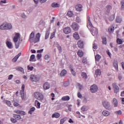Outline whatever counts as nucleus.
I'll return each instance as SVG.
<instances>
[{
	"instance_id": "obj_1",
	"label": "nucleus",
	"mask_w": 124,
	"mask_h": 124,
	"mask_svg": "<svg viewBox=\"0 0 124 124\" xmlns=\"http://www.w3.org/2000/svg\"><path fill=\"white\" fill-rule=\"evenodd\" d=\"M87 20H88V23L87 27L88 29H89L92 32V35L94 36L97 34L98 33V32L97 31V29L96 28L93 27V24H92V22H91V18L90 17V16H87Z\"/></svg>"
},
{
	"instance_id": "obj_2",
	"label": "nucleus",
	"mask_w": 124,
	"mask_h": 124,
	"mask_svg": "<svg viewBox=\"0 0 124 124\" xmlns=\"http://www.w3.org/2000/svg\"><path fill=\"white\" fill-rule=\"evenodd\" d=\"M19 39H20V34L19 33H16L13 39L14 42L15 43L16 48V49L19 48L20 44H21V42L19 41Z\"/></svg>"
},
{
	"instance_id": "obj_3",
	"label": "nucleus",
	"mask_w": 124,
	"mask_h": 124,
	"mask_svg": "<svg viewBox=\"0 0 124 124\" xmlns=\"http://www.w3.org/2000/svg\"><path fill=\"white\" fill-rule=\"evenodd\" d=\"M34 96L36 99L38 100H40V101H42L43 99H44V95L40 92H36L34 93Z\"/></svg>"
},
{
	"instance_id": "obj_4",
	"label": "nucleus",
	"mask_w": 124,
	"mask_h": 124,
	"mask_svg": "<svg viewBox=\"0 0 124 124\" xmlns=\"http://www.w3.org/2000/svg\"><path fill=\"white\" fill-rule=\"evenodd\" d=\"M12 25L10 23L3 24L0 26V30H11Z\"/></svg>"
},
{
	"instance_id": "obj_5",
	"label": "nucleus",
	"mask_w": 124,
	"mask_h": 124,
	"mask_svg": "<svg viewBox=\"0 0 124 124\" xmlns=\"http://www.w3.org/2000/svg\"><path fill=\"white\" fill-rule=\"evenodd\" d=\"M29 40L31 43H36V42H35V38L34 37V32L32 31L31 33Z\"/></svg>"
},
{
	"instance_id": "obj_6",
	"label": "nucleus",
	"mask_w": 124,
	"mask_h": 124,
	"mask_svg": "<svg viewBox=\"0 0 124 124\" xmlns=\"http://www.w3.org/2000/svg\"><path fill=\"white\" fill-rule=\"evenodd\" d=\"M71 28L74 31H77L79 30L80 27L78 24L76 22H74L71 25Z\"/></svg>"
},
{
	"instance_id": "obj_7",
	"label": "nucleus",
	"mask_w": 124,
	"mask_h": 124,
	"mask_svg": "<svg viewBox=\"0 0 124 124\" xmlns=\"http://www.w3.org/2000/svg\"><path fill=\"white\" fill-rule=\"evenodd\" d=\"M30 80L32 82H38V81H39V78H38L37 76L32 74L30 76Z\"/></svg>"
},
{
	"instance_id": "obj_8",
	"label": "nucleus",
	"mask_w": 124,
	"mask_h": 124,
	"mask_svg": "<svg viewBox=\"0 0 124 124\" xmlns=\"http://www.w3.org/2000/svg\"><path fill=\"white\" fill-rule=\"evenodd\" d=\"M112 87L115 93H118L120 91V88L119 87V86H118V85H117V83H113L112 84Z\"/></svg>"
},
{
	"instance_id": "obj_9",
	"label": "nucleus",
	"mask_w": 124,
	"mask_h": 124,
	"mask_svg": "<svg viewBox=\"0 0 124 124\" xmlns=\"http://www.w3.org/2000/svg\"><path fill=\"white\" fill-rule=\"evenodd\" d=\"M97 90H98V88L95 84H93L91 87L90 91L91 93H96Z\"/></svg>"
},
{
	"instance_id": "obj_10",
	"label": "nucleus",
	"mask_w": 124,
	"mask_h": 124,
	"mask_svg": "<svg viewBox=\"0 0 124 124\" xmlns=\"http://www.w3.org/2000/svg\"><path fill=\"white\" fill-rule=\"evenodd\" d=\"M103 105L104 107H105L106 109L108 110L110 109V103L108 102L107 101H104L103 102Z\"/></svg>"
},
{
	"instance_id": "obj_11",
	"label": "nucleus",
	"mask_w": 124,
	"mask_h": 124,
	"mask_svg": "<svg viewBox=\"0 0 124 124\" xmlns=\"http://www.w3.org/2000/svg\"><path fill=\"white\" fill-rule=\"evenodd\" d=\"M113 67L116 71H119V65L118 64V60L115 59L113 62Z\"/></svg>"
},
{
	"instance_id": "obj_12",
	"label": "nucleus",
	"mask_w": 124,
	"mask_h": 124,
	"mask_svg": "<svg viewBox=\"0 0 124 124\" xmlns=\"http://www.w3.org/2000/svg\"><path fill=\"white\" fill-rule=\"evenodd\" d=\"M63 31L65 34H68V33H70V32H71V29L68 27H65L64 28Z\"/></svg>"
},
{
	"instance_id": "obj_13",
	"label": "nucleus",
	"mask_w": 124,
	"mask_h": 124,
	"mask_svg": "<svg viewBox=\"0 0 124 124\" xmlns=\"http://www.w3.org/2000/svg\"><path fill=\"white\" fill-rule=\"evenodd\" d=\"M78 46L80 49L84 48V42L82 40H79L78 42Z\"/></svg>"
},
{
	"instance_id": "obj_14",
	"label": "nucleus",
	"mask_w": 124,
	"mask_h": 124,
	"mask_svg": "<svg viewBox=\"0 0 124 124\" xmlns=\"http://www.w3.org/2000/svg\"><path fill=\"white\" fill-rule=\"evenodd\" d=\"M75 8L77 10V11H78L79 12H81V11L82 10L83 6L80 4H78L76 7Z\"/></svg>"
},
{
	"instance_id": "obj_15",
	"label": "nucleus",
	"mask_w": 124,
	"mask_h": 124,
	"mask_svg": "<svg viewBox=\"0 0 124 124\" xmlns=\"http://www.w3.org/2000/svg\"><path fill=\"white\" fill-rule=\"evenodd\" d=\"M77 54L79 58H82V57L84 56V52L81 49H79L78 51Z\"/></svg>"
},
{
	"instance_id": "obj_16",
	"label": "nucleus",
	"mask_w": 124,
	"mask_h": 124,
	"mask_svg": "<svg viewBox=\"0 0 124 124\" xmlns=\"http://www.w3.org/2000/svg\"><path fill=\"white\" fill-rule=\"evenodd\" d=\"M21 53H19L12 60L13 62H17V60H18V59H19V57H20V56H21Z\"/></svg>"
},
{
	"instance_id": "obj_17",
	"label": "nucleus",
	"mask_w": 124,
	"mask_h": 124,
	"mask_svg": "<svg viewBox=\"0 0 124 124\" xmlns=\"http://www.w3.org/2000/svg\"><path fill=\"white\" fill-rule=\"evenodd\" d=\"M110 114V112L106 110H103L102 112V114L105 117H108V116H109Z\"/></svg>"
},
{
	"instance_id": "obj_18",
	"label": "nucleus",
	"mask_w": 124,
	"mask_h": 124,
	"mask_svg": "<svg viewBox=\"0 0 124 124\" xmlns=\"http://www.w3.org/2000/svg\"><path fill=\"white\" fill-rule=\"evenodd\" d=\"M69 68L72 75H73V76H76V72H75V71H74L73 67H72V66H70Z\"/></svg>"
},
{
	"instance_id": "obj_19",
	"label": "nucleus",
	"mask_w": 124,
	"mask_h": 124,
	"mask_svg": "<svg viewBox=\"0 0 124 124\" xmlns=\"http://www.w3.org/2000/svg\"><path fill=\"white\" fill-rule=\"evenodd\" d=\"M43 88L44 90H48V89H50V85H49L48 82H46L43 86Z\"/></svg>"
},
{
	"instance_id": "obj_20",
	"label": "nucleus",
	"mask_w": 124,
	"mask_h": 124,
	"mask_svg": "<svg viewBox=\"0 0 124 124\" xmlns=\"http://www.w3.org/2000/svg\"><path fill=\"white\" fill-rule=\"evenodd\" d=\"M35 106H36V108L38 109L40 108V103L38 101V100H36L34 102Z\"/></svg>"
},
{
	"instance_id": "obj_21",
	"label": "nucleus",
	"mask_w": 124,
	"mask_h": 124,
	"mask_svg": "<svg viewBox=\"0 0 124 124\" xmlns=\"http://www.w3.org/2000/svg\"><path fill=\"white\" fill-rule=\"evenodd\" d=\"M35 42H38V41H39V39H40V33H37L36 34V37L35 38Z\"/></svg>"
},
{
	"instance_id": "obj_22",
	"label": "nucleus",
	"mask_w": 124,
	"mask_h": 124,
	"mask_svg": "<svg viewBox=\"0 0 124 124\" xmlns=\"http://www.w3.org/2000/svg\"><path fill=\"white\" fill-rule=\"evenodd\" d=\"M6 46L8 47V48H9V49L12 48V43L11 42L7 41L6 42Z\"/></svg>"
},
{
	"instance_id": "obj_23",
	"label": "nucleus",
	"mask_w": 124,
	"mask_h": 124,
	"mask_svg": "<svg viewBox=\"0 0 124 124\" xmlns=\"http://www.w3.org/2000/svg\"><path fill=\"white\" fill-rule=\"evenodd\" d=\"M61 115L60 113L58 112H55V113H53L52 115V118H56V119H58V118H60V116Z\"/></svg>"
},
{
	"instance_id": "obj_24",
	"label": "nucleus",
	"mask_w": 124,
	"mask_h": 124,
	"mask_svg": "<svg viewBox=\"0 0 124 124\" xmlns=\"http://www.w3.org/2000/svg\"><path fill=\"white\" fill-rule=\"evenodd\" d=\"M102 43L104 45H106L107 44V38H106V37L105 36H102Z\"/></svg>"
},
{
	"instance_id": "obj_25",
	"label": "nucleus",
	"mask_w": 124,
	"mask_h": 124,
	"mask_svg": "<svg viewBox=\"0 0 124 124\" xmlns=\"http://www.w3.org/2000/svg\"><path fill=\"white\" fill-rule=\"evenodd\" d=\"M66 73H67L66 70L64 69L62 70L60 73V76H61V77H62L63 76H65V75H66Z\"/></svg>"
},
{
	"instance_id": "obj_26",
	"label": "nucleus",
	"mask_w": 124,
	"mask_h": 124,
	"mask_svg": "<svg viewBox=\"0 0 124 124\" xmlns=\"http://www.w3.org/2000/svg\"><path fill=\"white\" fill-rule=\"evenodd\" d=\"M106 11L108 13L110 12V11L112 10V6L111 5H107L106 6Z\"/></svg>"
},
{
	"instance_id": "obj_27",
	"label": "nucleus",
	"mask_w": 124,
	"mask_h": 124,
	"mask_svg": "<svg viewBox=\"0 0 124 124\" xmlns=\"http://www.w3.org/2000/svg\"><path fill=\"white\" fill-rule=\"evenodd\" d=\"M81 76L83 79H87L88 78V76L87 75V74L85 72H82L81 73Z\"/></svg>"
},
{
	"instance_id": "obj_28",
	"label": "nucleus",
	"mask_w": 124,
	"mask_h": 124,
	"mask_svg": "<svg viewBox=\"0 0 124 124\" xmlns=\"http://www.w3.org/2000/svg\"><path fill=\"white\" fill-rule=\"evenodd\" d=\"M16 114H19L20 115H26V112H25V111L20 110H16Z\"/></svg>"
},
{
	"instance_id": "obj_29",
	"label": "nucleus",
	"mask_w": 124,
	"mask_h": 124,
	"mask_svg": "<svg viewBox=\"0 0 124 124\" xmlns=\"http://www.w3.org/2000/svg\"><path fill=\"white\" fill-rule=\"evenodd\" d=\"M113 104L114 107H118V100L116 98H113Z\"/></svg>"
},
{
	"instance_id": "obj_30",
	"label": "nucleus",
	"mask_w": 124,
	"mask_h": 124,
	"mask_svg": "<svg viewBox=\"0 0 124 124\" xmlns=\"http://www.w3.org/2000/svg\"><path fill=\"white\" fill-rule=\"evenodd\" d=\"M123 42H124V41H123V40H122V39L117 37L116 43L117 44H118L119 45H121V44H123Z\"/></svg>"
},
{
	"instance_id": "obj_31",
	"label": "nucleus",
	"mask_w": 124,
	"mask_h": 124,
	"mask_svg": "<svg viewBox=\"0 0 124 124\" xmlns=\"http://www.w3.org/2000/svg\"><path fill=\"white\" fill-rule=\"evenodd\" d=\"M73 36L74 38H75V39H77V40H78L80 38V37L79 36V34H78V32H75Z\"/></svg>"
},
{
	"instance_id": "obj_32",
	"label": "nucleus",
	"mask_w": 124,
	"mask_h": 124,
	"mask_svg": "<svg viewBox=\"0 0 124 124\" xmlns=\"http://www.w3.org/2000/svg\"><path fill=\"white\" fill-rule=\"evenodd\" d=\"M49 35H50V31H46L45 39H48V38H49Z\"/></svg>"
},
{
	"instance_id": "obj_33",
	"label": "nucleus",
	"mask_w": 124,
	"mask_h": 124,
	"mask_svg": "<svg viewBox=\"0 0 124 124\" xmlns=\"http://www.w3.org/2000/svg\"><path fill=\"white\" fill-rule=\"evenodd\" d=\"M69 99H70V97H69V96H63L62 98V100H63V101H66V100H69Z\"/></svg>"
},
{
	"instance_id": "obj_34",
	"label": "nucleus",
	"mask_w": 124,
	"mask_h": 124,
	"mask_svg": "<svg viewBox=\"0 0 124 124\" xmlns=\"http://www.w3.org/2000/svg\"><path fill=\"white\" fill-rule=\"evenodd\" d=\"M95 73L96 76H100L101 75V71L99 69L96 70Z\"/></svg>"
},
{
	"instance_id": "obj_35",
	"label": "nucleus",
	"mask_w": 124,
	"mask_h": 124,
	"mask_svg": "<svg viewBox=\"0 0 124 124\" xmlns=\"http://www.w3.org/2000/svg\"><path fill=\"white\" fill-rule=\"evenodd\" d=\"M25 91L24 90H21L20 91V95H21V97L22 99H24V97L25 96Z\"/></svg>"
},
{
	"instance_id": "obj_36",
	"label": "nucleus",
	"mask_w": 124,
	"mask_h": 124,
	"mask_svg": "<svg viewBox=\"0 0 124 124\" xmlns=\"http://www.w3.org/2000/svg\"><path fill=\"white\" fill-rule=\"evenodd\" d=\"M34 111H35V108L34 107L31 108L29 110V113L31 115V114H32V113H33Z\"/></svg>"
},
{
	"instance_id": "obj_37",
	"label": "nucleus",
	"mask_w": 124,
	"mask_h": 124,
	"mask_svg": "<svg viewBox=\"0 0 124 124\" xmlns=\"http://www.w3.org/2000/svg\"><path fill=\"white\" fill-rule=\"evenodd\" d=\"M52 7L56 8V7H60V4L57 3H53L51 4Z\"/></svg>"
},
{
	"instance_id": "obj_38",
	"label": "nucleus",
	"mask_w": 124,
	"mask_h": 124,
	"mask_svg": "<svg viewBox=\"0 0 124 124\" xmlns=\"http://www.w3.org/2000/svg\"><path fill=\"white\" fill-rule=\"evenodd\" d=\"M16 69L18 71H20L21 72H23V71H24V68L20 66L17 67L16 68Z\"/></svg>"
},
{
	"instance_id": "obj_39",
	"label": "nucleus",
	"mask_w": 124,
	"mask_h": 124,
	"mask_svg": "<svg viewBox=\"0 0 124 124\" xmlns=\"http://www.w3.org/2000/svg\"><path fill=\"white\" fill-rule=\"evenodd\" d=\"M14 117L16 120H20L21 119V116L20 115H18V114H15L14 115Z\"/></svg>"
},
{
	"instance_id": "obj_40",
	"label": "nucleus",
	"mask_w": 124,
	"mask_h": 124,
	"mask_svg": "<svg viewBox=\"0 0 124 124\" xmlns=\"http://www.w3.org/2000/svg\"><path fill=\"white\" fill-rule=\"evenodd\" d=\"M67 16H68L69 17H73L74 14H73V12L69 11L67 12Z\"/></svg>"
},
{
	"instance_id": "obj_41",
	"label": "nucleus",
	"mask_w": 124,
	"mask_h": 124,
	"mask_svg": "<svg viewBox=\"0 0 124 124\" xmlns=\"http://www.w3.org/2000/svg\"><path fill=\"white\" fill-rule=\"evenodd\" d=\"M116 23H122V18H120L119 16L116 17Z\"/></svg>"
},
{
	"instance_id": "obj_42",
	"label": "nucleus",
	"mask_w": 124,
	"mask_h": 124,
	"mask_svg": "<svg viewBox=\"0 0 124 124\" xmlns=\"http://www.w3.org/2000/svg\"><path fill=\"white\" fill-rule=\"evenodd\" d=\"M115 20V15H112L110 16L109 17V21H114Z\"/></svg>"
},
{
	"instance_id": "obj_43",
	"label": "nucleus",
	"mask_w": 124,
	"mask_h": 124,
	"mask_svg": "<svg viewBox=\"0 0 124 124\" xmlns=\"http://www.w3.org/2000/svg\"><path fill=\"white\" fill-rule=\"evenodd\" d=\"M112 27H113V28L109 27L108 29L109 33H112V32H113V31H114V26H113V25H112Z\"/></svg>"
},
{
	"instance_id": "obj_44",
	"label": "nucleus",
	"mask_w": 124,
	"mask_h": 124,
	"mask_svg": "<svg viewBox=\"0 0 124 124\" xmlns=\"http://www.w3.org/2000/svg\"><path fill=\"white\" fill-rule=\"evenodd\" d=\"M81 111H86L88 110V108L86 106H83L81 108Z\"/></svg>"
},
{
	"instance_id": "obj_45",
	"label": "nucleus",
	"mask_w": 124,
	"mask_h": 124,
	"mask_svg": "<svg viewBox=\"0 0 124 124\" xmlns=\"http://www.w3.org/2000/svg\"><path fill=\"white\" fill-rule=\"evenodd\" d=\"M66 120H67V118L66 117L62 119L60 121V124H63L64 123V122L66 121Z\"/></svg>"
},
{
	"instance_id": "obj_46",
	"label": "nucleus",
	"mask_w": 124,
	"mask_h": 124,
	"mask_svg": "<svg viewBox=\"0 0 124 124\" xmlns=\"http://www.w3.org/2000/svg\"><path fill=\"white\" fill-rule=\"evenodd\" d=\"M34 58H35L34 54H32L30 57V62H32L34 60Z\"/></svg>"
},
{
	"instance_id": "obj_47",
	"label": "nucleus",
	"mask_w": 124,
	"mask_h": 124,
	"mask_svg": "<svg viewBox=\"0 0 124 124\" xmlns=\"http://www.w3.org/2000/svg\"><path fill=\"white\" fill-rule=\"evenodd\" d=\"M56 34V31H55L53 32H52L50 36V39H53L54 37H55V35Z\"/></svg>"
},
{
	"instance_id": "obj_48",
	"label": "nucleus",
	"mask_w": 124,
	"mask_h": 124,
	"mask_svg": "<svg viewBox=\"0 0 124 124\" xmlns=\"http://www.w3.org/2000/svg\"><path fill=\"white\" fill-rule=\"evenodd\" d=\"M95 59L96 61H99V60H100V55L97 54L95 57Z\"/></svg>"
},
{
	"instance_id": "obj_49",
	"label": "nucleus",
	"mask_w": 124,
	"mask_h": 124,
	"mask_svg": "<svg viewBox=\"0 0 124 124\" xmlns=\"http://www.w3.org/2000/svg\"><path fill=\"white\" fill-rule=\"evenodd\" d=\"M115 114H116L117 115H122V114H123V112H122V110H120L115 111Z\"/></svg>"
},
{
	"instance_id": "obj_50",
	"label": "nucleus",
	"mask_w": 124,
	"mask_h": 124,
	"mask_svg": "<svg viewBox=\"0 0 124 124\" xmlns=\"http://www.w3.org/2000/svg\"><path fill=\"white\" fill-rule=\"evenodd\" d=\"M6 103L7 105H8V106L11 107L12 106V105H11V102H10V101L7 100L6 101Z\"/></svg>"
},
{
	"instance_id": "obj_51",
	"label": "nucleus",
	"mask_w": 124,
	"mask_h": 124,
	"mask_svg": "<svg viewBox=\"0 0 124 124\" xmlns=\"http://www.w3.org/2000/svg\"><path fill=\"white\" fill-rule=\"evenodd\" d=\"M121 9H124V0H123V1H121Z\"/></svg>"
},
{
	"instance_id": "obj_52",
	"label": "nucleus",
	"mask_w": 124,
	"mask_h": 124,
	"mask_svg": "<svg viewBox=\"0 0 124 124\" xmlns=\"http://www.w3.org/2000/svg\"><path fill=\"white\" fill-rule=\"evenodd\" d=\"M27 68L28 70H31V71L32 70H33V66L30 67V65H28L27 66Z\"/></svg>"
},
{
	"instance_id": "obj_53",
	"label": "nucleus",
	"mask_w": 124,
	"mask_h": 124,
	"mask_svg": "<svg viewBox=\"0 0 124 124\" xmlns=\"http://www.w3.org/2000/svg\"><path fill=\"white\" fill-rule=\"evenodd\" d=\"M58 49L59 51V53H62V46H58Z\"/></svg>"
},
{
	"instance_id": "obj_54",
	"label": "nucleus",
	"mask_w": 124,
	"mask_h": 124,
	"mask_svg": "<svg viewBox=\"0 0 124 124\" xmlns=\"http://www.w3.org/2000/svg\"><path fill=\"white\" fill-rule=\"evenodd\" d=\"M69 85V82H65L63 83V86H64V87H67Z\"/></svg>"
},
{
	"instance_id": "obj_55",
	"label": "nucleus",
	"mask_w": 124,
	"mask_h": 124,
	"mask_svg": "<svg viewBox=\"0 0 124 124\" xmlns=\"http://www.w3.org/2000/svg\"><path fill=\"white\" fill-rule=\"evenodd\" d=\"M96 13H97L98 14H99L101 13V10L99 8L97 9L96 10Z\"/></svg>"
},
{
	"instance_id": "obj_56",
	"label": "nucleus",
	"mask_w": 124,
	"mask_h": 124,
	"mask_svg": "<svg viewBox=\"0 0 124 124\" xmlns=\"http://www.w3.org/2000/svg\"><path fill=\"white\" fill-rule=\"evenodd\" d=\"M76 21L77 23H80V22H81V19H80V18L78 17H77L76 20Z\"/></svg>"
},
{
	"instance_id": "obj_57",
	"label": "nucleus",
	"mask_w": 124,
	"mask_h": 124,
	"mask_svg": "<svg viewBox=\"0 0 124 124\" xmlns=\"http://www.w3.org/2000/svg\"><path fill=\"white\" fill-rule=\"evenodd\" d=\"M41 57H42V55L41 53H39L37 54V58L40 60V58H41Z\"/></svg>"
},
{
	"instance_id": "obj_58",
	"label": "nucleus",
	"mask_w": 124,
	"mask_h": 124,
	"mask_svg": "<svg viewBox=\"0 0 124 124\" xmlns=\"http://www.w3.org/2000/svg\"><path fill=\"white\" fill-rule=\"evenodd\" d=\"M11 121L12 123H15L17 122L16 119H15L14 118H11Z\"/></svg>"
},
{
	"instance_id": "obj_59",
	"label": "nucleus",
	"mask_w": 124,
	"mask_h": 124,
	"mask_svg": "<svg viewBox=\"0 0 124 124\" xmlns=\"http://www.w3.org/2000/svg\"><path fill=\"white\" fill-rule=\"evenodd\" d=\"M78 96L79 97V98H81V97H82V94H81L80 92H78Z\"/></svg>"
},
{
	"instance_id": "obj_60",
	"label": "nucleus",
	"mask_w": 124,
	"mask_h": 124,
	"mask_svg": "<svg viewBox=\"0 0 124 124\" xmlns=\"http://www.w3.org/2000/svg\"><path fill=\"white\" fill-rule=\"evenodd\" d=\"M107 54H108L109 57H111V52L109 50L107 51Z\"/></svg>"
},
{
	"instance_id": "obj_61",
	"label": "nucleus",
	"mask_w": 124,
	"mask_h": 124,
	"mask_svg": "<svg viewBox=\"0 0 124 124\" xmlns=\"http://www.w3.org/2000/svg\"><path fill=\"white\" fill-rule=\"evenodd\" d=\"M93 49H97V46L95 44H93Z\"/></svg>"
},
{
	"instance_id": "obj_62",
	"label": "nucleus",
	"mask_w": 124,
	"mask_h": 124,
	"mask_svg": "<svg viewBox=\"0 0 124 124\" xmlns=\"http://www.w3.org/2000/svg\"><path fill=\"white\" fill-rule=\"evenodd\" d=\"M71 107H72V105H70L68 106V109L69 110V111H71Z\"/></svg>"
},
{
	"instance_id": "obj_63",
	"label": "nucleus",
	"mask_w": 124,
	"mask_h": 124,
	"mask_svg": "<svg viewBox=\"0 0 124 124\" xmlns=\"http://www.w3.org/2000/svg\"><path fill=\"white\" fill-rule=\"evenodd\" d=\"M12 78H13V75H10V76H9V77H8V79L9 80H11V79H12Z\"/></svg>"
},
{
	"instance_id": "obj_64",
	"label": "nucleus",
	"mask_w": 124,
	"mask_h": 124,
	"mask_svg": "<svg viewBox=\"0 0 124 124\" xmlns=\"http://www.w3.org/2000/svg\"><path fill=\"white\" fill-rule=\"evenodd\" d=\"M45 59L46 60H48V59H49V55H46L45 56Z\"/></svg>"
}]
</instances>
